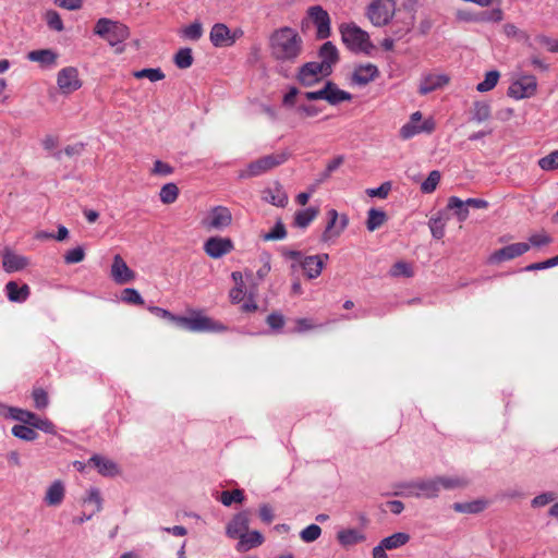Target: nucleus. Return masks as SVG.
<instances>
[{"label":"nucleus","mask_w":558,"mask_h":558,"mask_svg":"<svg viewBox=\"0 0 558 558\" xmlns=\"http://www.w3.org/2000/svg\"><path fill=\"white\" fill-rule=\"evenodd\" d=\"M64 498V486L62 482H53L47 489L45 496V502L48 506H59Z\"/></svg>","instance_id":"33"},{"label":"nucleus","mask_w":558,"mask_h":558,"mask_svg":"<svg viewBox=\"0 0 558 558\" xmlns=\"http://www.w3.org/2000/svg\"><path fill=\"white\" fill-rule=\"evenodd\" d=\"M264 542L263 535L258 531H246L240 538L236 544L238 551H247L254 547L262 545Z\"/></svg>","instance_id":"31"},{"label":"nucleus","mask_w":558,"mask_h":558,"mask_svg":"<svg viewBox=\"0 0 558 558\" xmlns=\"http://www.w3.org/2000/svg\"><path fill=\"white\" fill-rule=\"evenodd\" d=\"M29 264L27 257L23 255H17L11 251H5L2 256V265L3 269L7 272H15L23 270Z\"/></svg>","instance_id":"27"},{"label":"nucleus","mask_w":558,"mask_h":558,"mask_svg":"<svg viewBox=\"0 0 558 558\" xmlns=\"http://www.w3.org/2000/svg\"><path fill=\"white\" fill-rule=\"evenodd\" d=\"M448 218L444 214H439L436 217H432L428 221V226L433 238L441 239L445 235V229Z\"/></svg>","instance_id":"38"},{"label":"nucleus","mask_w":558,"mask_h":558,"mask_svg":"<svg viewBox=\"0 0 558 558\" xmlns=\"http://www.w3.org/2000/svg\"><path fill=\"white\" fill-rule=\"evenodd\" d=\"M500 74L498 71L493 70L485 74V78L483 82L478 83L476 86L477 92L486 93L492 90L498 83Z\"/></svg>","instance_id":"41"},{"label":"nucleus","mask_w":558,"mask_h":558,"mask_svg":"<svg viewBox=\"0 0 558 558\" xmlns=\"http://www.w3.org/2000/svg\"><path fill=\"white\" fill-rule=\"evenodd\" d=\"M391 190V184L389 182L383 183L380 186L375 189H368L366 191L367 195L371 197H380L385 198L387 197L388 193Z\"/></svg>","instance_id":"64"},{"label":"nucleus","mask_w":558,"mask_h":558,"mask_svg":"<svg viewBox=\"0 0 558 558\" xmlns=\"http://www.w3.org/2000/svg\"><path fill=\"white\" fill-rule=\"evenodd\" d=\"M27 413H28V411H26V410L9 407V408L4 409V412L2 414L5 417H10L12 420L19 421V422L23 423L22 425H24L26 422V418H27Z\"/></svg>","instance_id":"57"},{"label":"nucleus","mask_w":558,"mask_h":558,"mask_svg":"<svg viewBox=\"0 0 558 558\" xmlns=\"http://www.w3.org/2000/svg\"><path fill=\"white\" fill-rule=\"evenodd\" d=\"M435 126V121L432 118L422 121V113L415 111L411 114L410 120L401 126L399 134L401 138L409 140L421 133L429 134Z\"/></svg>","instance_id":"8"},{"label":"nucleus","mask_w":558,"mask_h":558,"mask_svg":"<svg viewBox=\"0 0 558 558\" xmlns=\"http://www.w3.org/2000/svg\"><path fill=\"white\" fill-rule=\"evenodd\" d=\"M270 57L280 63H294L303 52V38L290 26L275 29L268 38Z\"/></svg>","instance_id":"1"},{"label":"nucleus","mask_w":558,"mask_h":558,"mask_svg":"<svg viewBox=\"0 0 558 558\" xmlns=\"http://www.w3.org/2000/svg\"><path fill=\"white\" fill-rule=\"evenodd\" d=\"M537 163L544 171H554L558 169V149L541 158Z\"/></svg>","instance_id":"49"},{"label":"nucleus","mask_w":558,"mask_h":558,"mask_svg":"<svg viewBox=\"0 0 558 558\" xmlns=\"http://www.w3.org/2000/svg\"><path fill=\"white\" fill-rule=\"evenodd\" d=\"M379 74L378 68L373 63L356 65L352 74L354 84L363 86L374 81Z\"/></svg>","instance_id":"22"},{"label":"nucleus","mask_w":558,"mask_h":558,"mask_svg":"<svg viewBox=\"0 0 558 558\" xmlns=\"http://www.w3.org/2000/svg\"><path fill=\"white\" fill-rule=\"evenodd\" d=\"M88 464L97 469L98 473L102 476L111 477L118 475L120 472V469L114 461L100 454H94L90 457Z\"/></svg>","instance_id":"23"},{"label":"nucleus","mask_w":558,"mask_h":558,"mask_svg":"<svg viewBox=\"0 0 558 558\" xmlns=\"http://www.w3.org/2000/svg\"><path fill=\"white\" fill-rule=\"evenodd\" d=\"M233 248V242L229 238L211 236L204 243L205 253L215 259L229 254Z\"/></svg>","instance_id":"15"},{"label":"nucleus","mask_w":558,"mask_h":558,"mask_svg":"<svg viewBox=\"0 0 558 558\" xmlns=\"http://www.w3.org/2000/svg\"><path fill=\"white\" fill-rule=\"evenodd\" d=\"M396 0H372L365 10V15L375 27L388 25L396 14Z\"/></svg>","instance_id":"6"},{"label":"nucleus","mask_w":558,"mask_h":558,"mask_svg":"<svg viewBox=\"0 0 558 558\" xmlns=\"http://www.w3.org/2000/svg\"><path fill=\"white\" fill-rule=\"evenodd\" d=\"M250 520L246 512H240L228 523L226 533L230 538H240L248 531Z\"/></svg>","instance_id":"24"},{"label":"nucleus","mask_w":558,"mask_h":558,"mask_svg":"<svg viewBox=\"0 0 558 558\" xmlns=\"http://www.w3.org/2000/svg\"><path fill=\"white\" fill-rule=\"evenodd\" d=\"M110 275L118 284L129 283L135 278V272L126 265L120 255H114Z\"/></svg>","instance_id":"19"},{"label":"nucleus","mask_w":558,"mask_h":558,"mask_svg":"<svg viewBox=\"0 0 558 558\" xmlns=\"http://www.w3.org/2000/svg\"><path fill=\"white\" fill-rule=\"evenodd\" d=\"M322 535V529L317 524H310L300 532V537L304 543H313Z\"/></svg>","instance_id":"48"},{"label":"nucleus","mask_w":558,"mask_h":558,"mask_svg":"<svg viewBox=\"0 0 558 558\" xmlns=\"http://www.w3.org/2000/svg\"><path fill=\"white\" fill-rule=\"evenodd\" d=\"M5 293L11 302L23 303L29 296V287L27 284L19 286L15 281H9L5 284Z\"/></svg>","instance_id":"30"},{"label":"nucleus","mask_w":558,"mask_h":558,"mask_svg":"<svg viewBox=\"0 0 558 558\" xmlns=\"http://www.w3.org/2000/svg\"><path fill=\"white\" fill-rule=\"evenodd\" d=\"M57 85L60 92L64 95H69L80 89L82 81L78 75V71L74 66H66L61 69L57 74Z\"/></svg>","instance_id":"12"},{"label":"nucleus","mask_w":558,"mask_h":558,"mask_svg":"<svg viewBox=\"0 0 558 558\" xmlns=\"http://www.w3.org/2000/svg\"><path fill=\"white\" fill-rule=\"evenodd\" d=\"M504 20V12L500 8H495L492 11L484 13L481 17H478V21L482 22H494L498 23Z\"/></svg>","instance_id":"62"},{"label":"nucleus","mask_w":558,"mask_h":558,"mask_svg":"<svg viewBox=\"0 0 558 558\" xmlns=\"http://www.w3.org/2000/svg\"><path fill=\"white\" fill-rule=\"evenodd\" d=\"M342 43L345 47L355 53L372 54L375 46L369 34L357 26L355 23H343L339 26Z\"/></svg>","instance_id":"2"},{"label":"nucleus","mask_w":558,"mask_h":558,"mask_svg":"<svg viewBox=\"0 0 558 558\" xmlns=\"http://www.w3.org/2000/svg\"><path fill=\"white\" fill-rule=\"evenodd\" d=\"M337 539L342 546H351L363 542L365 536L356 529H345L337 533Z\"/></svg>","instance_id":"35"},{"label":"nucleus","mask_w":558,"mask_h":558,"mask_svg":"<svg viewBox=\"0 0 558 558\" xmlns=\"http://www.w3.org/2000/svg\"><path fill=\"white\" fill-rule=\"evenodd\" d=\"M441 490L463 489L469 486L471 480L464 474L439 475Z\"/></svg>","instance_id":"29"},{"label":"nucleus","mask_w":558,"mask_h":558,"mask_svg":"<svg viewBox=\"0 0 558 558\" xmlns=\"http://www.w3.org/2000/svg\"><path fill=\"white\" fill-rule=\"evenodd\" d=\"M133 76L136 78H147L150 82H158L165 78V73L159 68H148L134 71Z\"/></svg>","instance_id":"46"},{"label":"nucleus","mask_w":558,"mask_h":558,"mask_svg":"<svg viewBox=\"0 0 558 558\" xmlns=\"http://www.w3.org/2000/svg\"><path fill=\"white\" fill-rule=\"evenodd\" d=\"M329 259L328 254H317L305 256L301 260L300 267L303 269L307 279L312 280L320 276L326 262Z\"/></svg>","instance_id":"18"},{"label":"nucleus","mask_w":558,"mask_h":558,"mask_svg":"<svg viewBox=\"0 0 558 558\" xmlns=\"http://www.w3.org/2000/svg\"><path fill=\"white\" fill-rule=\"evenodd\" d=\"M85 504H93L95 509H93L94 513H97L102 508V499L100 496V492L98 488L92 487L87 492V497L84 499Z\"/></svg>","instance_id":"54"},{"label":"nucleus","mask_w":558,"mask_h":558,"mask_svg":"<svg viewBox=\"0 0 558 558\" xmlns=\"http://www.w3.org/2000/svg\"><path fill=\"white\" fill-rule=\"evenodd\" d=\"M219 500L223 506L229 507L233 502H242L244 500V495L241 489H234L232 492L223 490Z\"/></svg>","instance_id":"50"},{"label":"nucleus","mask_w":558,"mask_h":558,"mask_svg":"<svg viewBox=\"0 0 558 558\" xmlns=\"http://www.w3.org/2000/svg\"><path fill=\"white\" fill-rule=\"evenodd\" d=\"M328 223L322 234L323 242H329L338 238L349 223L347 215L339 216L336 209H330L327 213Z\"/></svg>","instance_id":"13"},{"label":"nucleus","mask_w":558,"mask_h":558,"mask_svg":"<svg viewBox=\"0 0 558 558\" xmlns=\"http://www.w3.org/2000/svg\"><path fill=\"white\" fill-rule=\"evenodd\" d=\"M530 241V246H535V247H539V246H544V245H547L551 242V238L545 233V232H542V233H536V234H532L529 239Z\"/></svg>","instance_id":"63"},{"label":"nucleus","mask_w":558,"mask_h":558,"mask_svg":"<svg viewBox=\"0 0 558 558\" xmlns=\"http://www.w3.org/2000/svg\"><path fill=\"white\" fill-rule=\"evenodd\" d=\"M232 214L228 207L215 206L202 219V226L207 231H222L231 226Z\"/></svg>","instance_id":"7"},{"label":"nucleus","mask_w":558,"mask_h":558,"mask_svg":"<svg viewBox=\"0 0 558 558\" xmlns=\"http://www.w3.org/2000/svg\"><path fill=\"white\" fill-rule=\"evenodd\" d=\"M410 541V535L404 532H398L380 541V544L387 549L392 550L402 547Z\"/></svg>","instance_id":"37"},{"label":"nucleus","mask_w":558,"mask_h":558,"mask_svg":"<svg viewBox=\"0 0 558 558\" xmlns=\"http://www.w3.org/2000/svg\"><path fill=\"white\" fill-rule=\"evenodd\" d=\"M447 208L454 211V215L459 222H463L469 217V208L464 201L457 196L448 198Z\"/></svg>","instance_id":"36"},{"label":"nucleus","mask_w":558,"mask_h":558,"mask_svg":"<svg viewBox=\"0 0 558 558\" xmlns=\"http://www.w3.org/2000/svg\"><path fill=\"white\" fill-rule=\"evenodd\" d=\"M413 25L414 16L412 14H409L404 19H398L393 24V35L397 39H401L412 29Z\"/></svg>","instance_id":"39"},{"label":"nucleus","mask_w":558,"mask_h":558,"mask_svg":"<svg viewBox=\"0 0 558 558\" xmlns=\"http://www.w3.org/2000/svg\"><path fill=\"white\" fill-rule=\"evenodd\" d=\"M27 59L39 63L43 69H52L57 64L58 54L51 49H38L29 51Z\"/></svg>","instance_id":"25"},{"label":"nucleus","mask_w":558,"mask_h":558,"mask_svg":"<svg viewBox=\"0 0 558 558\" xmlns=\"http://www.w3.org/2000/svg\"><path fill=\"white\" fill-rule=\"evenodd\" d=\"M94 34L106 40L110 46H118L130 37V28L107 17L99 19L94 26Z\"/></svg>","instance_id":"4"},{"label":"nucleus","mask_w":558,"mask_h":558,"mask_svg":"<svg viewBox=\"0 0 558 558\" xmlns=\"http://www.w3.org/2000/svg\"><path fill=\"white\" fill-rule=\"evenodd\" d=\"M173 172V168L161 160H156L154 162V167L151 170L153 174L160 175V177H167L170 175Z\"/></svg>","instance_id":"61"},{"label":"nucleus","mask_w":558,"mask_h":558,"mask_svg":"<svg viewBox=\"0 0 558 558\" xmlns=\"http://www.w3.org/2000/svg\"><path fill=\"white\" fill-rule=\"evenodd\" d=\"M308 20L316 27V37L318 39H326L330 36V16L328 12L320 5H314L307 10Z\"/></svg>","instance_id":"11"},{"label":"nucleus","mask_w":558,"mask_h":558,"mask_svg":"<svg viewBox=\"0 0 558 558\" xmlns=\"http://www.w3.org/2000/svg\"><path fill=\"white\" fill-rule=\"evenodd\" d=\"M227 327L208 316L203 315L201 312L193 313L190 316V326L189 331L192 332H204V331H213V332H222L226 331Z\"/></svg>","instance_id":"14"},{"label":"nucleus","mask_w":558,"mask_h":558,"mask_svg":"<svg viewBox=\"0 0 558 558\" xmlns=\"http://www.w3.org/2000/svg\"><path fill=\"white\" fill-rule=\"evenodd\" d=\"M327 76L329 74L317 61H311L299 68L296 80L304 87H311Z\"/></svg>","instance_id":"10"},{"label":"nucleus","mask_w":558,"mask_h":558,"mask_svg":"<svg viewBox=\"0 0 558 558\" xmlns=\"http://www.w3.org/2000/svg\"><path fill=\"white\" fill-rule=\"evenodd\" d=\"M181 36L189 40H198L203 36V25L195 21L181 29Z\"/></svg>","instance_id":"43"},{"label":"nucleus","mask_w":558,"mask_h":558,"mask_svg":"<svg viewBox=\"0 0 558 558\" xmlns=\"http://www.w3.org/2000/svg\"><path fill=\"white\" fill-rule=\"evenodd\" d=\"M289 159V153L280 151L263 156L252 162L245 168L239 170L238 177L241 180L259 177L271 169L284 163Z\"/></svg>","instance_id":"5"},{"label":"nucleus","mask_w":558,"mask_h":558,"mask_svg":"<svg viewBox=\"0 0 558 558\" xmlns=\"http://www.w3.org/2000/svg\"><path fill=\"white\" fill-rule=\"evenodd\" d=\"M193 60L191 48H181L174 54V63L179 69H189L193 64Z\"/></svg>","instance_id":"42"},{"label":"nucleus","mask_w":558,"mask_h":558,"mask_svg":"<svg viewBox=\"0 0 558 558\" xmlns=\"http://www.w3.org/2000/svg\"><path fill=\"white\" fill-rule=\"evenodd\" d=\"M121 300L128 304L142 305L144 300L136 289L125 288L121 293Z\"/></svg>","instance_id":"53"},{"label":"nucleus","mask_w":558,"mask_h":558,"mask_svg":"<svg viewBox=\"0 0 558 558\" xmlns=\"http://www.w3.org/2000/svg\"><path fill=\"white\" fill-rule=\"evenodd\" d=\"M537 89V82L534 75L520 74L508 88V96L517 100L532 97Z\"/></svg>","instance_id":"9"},{"label":"nucleus","mask_w":558,"mask_h":558,"mask_svg":"<svg viewBox=\"0 0 558 558\" xmlns=\"http://www.w3.org/2000/svg\"><path fill=\"white\" fill-rule=\"evenodd\" d=\"M490 117V107L487 102L476 101L473 108V119L477 122L486 121Z\"/></svg>","instance_id":"51"},{"label":"nucleus","mask_w":558,"mask_h":558,"mask_svg":"<svg viewBox=\"0 0 558 558\" xmlns=\"http://www.w3.org/2000/svg\"><path fill=\"white\" fill-rule=\"evenodd\" d=\"M554 500H555V494L548 492V493H543V494L534 497L531 501V505L533 508H541V507H544V506L550 504Z\"/></svg>","instance_id":"60"},{"label":"nucleus","mask_w":558,"mask_h":558,"mask_svg":"<svg viewBox=\"0 0 558 558\" xmlns=\"http://www.w3.org/2000/svg\"><path fill=\"white\" fill-rule=\"evenodd\" d=\"M209 39L215 47H230L235 43V36L231 35L230 28L223 23H216L211 27Z\"/></svg>","instance_id":"21"},{"label":"nucleus","mask_w":558,"mask_h":558,"mask_svg":"<svg viewBox=\"0 0 558 558\" xmlns=\"http://www.w3.org/2000/svg\"><path fill=\"white\" fill-rule=\"evenodd\" d=\"M325 86L326 101L331 106L339 105L343 101H350L352 99V95L349 92L340 89L332 81H327Z\"/></svg>","instance_id":"28"},{"label":"nucleus","mask_w":558,"mask_h":558,"mask_svg":"<svg viewBox=\"0 0 558 558\" xmlns=\"http://www.w3.org/2000/svg\"><path fill=\"white\" fill-rule=\"evenodd\" d=\"M286 236H287L286 227L281 220H278L276 222V225L274 226V228L269 232L262 235V239L264 241L268 242V241L283 240Z\"/></svg>","instance_id":"47"},{"label":"nucleus","mask_w":558,"mask_h":558,"mask_svg":"<svg viewBox=\"0 0 558 558\" xmlns=\"http://www.w3.org/2000/svg\"><path fill=\"white\" fill-rule=\"evenodd\" d=\"M263 199L274 206L284 207L288 203V195L279 183H275L263 191Z\"/></svg>","instance_id":"26"},{"label":"nucleus","mask_w":558,"mask_h":558,"mask_svg":"<svg viewBox=\"0 0 558 558\" xmlns=\"http://www.w3.org/2000/svg\"><path fill=\"white\" fill-rule=\"evenodd\" d=\"M450 81V77L445 73H424L421 77L418 85V93L427 95L437 89L444 88Z\"/></svg>","instance_id":"16"},{"label":"nucleus","mask_w":558,"mask_h":558,"mask_svg":"<svg viewBox=\"0 0 558 558\" xmlns=\"http://www.w3.org/2000/svg\"><path fill=\"white\" fill-rule=\"evenodd\" d=\"M45 20L47 25L57 32L63 31V22L61 20L60 14L57 11H47L45 15Z\"/></svg>","instance_id":"55"},{"label":"nucleus","mask_w":558,"mask_h":558,"mask_svg":"<svg viewBox=\"0 0 558 558\" xmlns=\"http://www.w3.org/2000/svg\"><path fill=\"white\" fill-rule=\"evenodd\" d=\"M487 506L486 499H476L468 502H454L452 509L459 513L475 514L484 511Z\"/></svg>","instance_id":"32"},{"label":"nucleus","mask_w":558,"mask_h":558,"mask_svg":"<svg viewBox=\"0 0 558 558\" xmlns=\"http://www.w3.org/2000/svg\"><path fill=\"white\" fill-rule=\"evenodd\" d=\"M318 214L319 209L316 207H308L302 210H298L294 214L293 225L296 228L305 229L318 216Z\"/></svg>","instance_id":"34"},{"label":"nucleus","mask_w":558,"mask_h":558,"mask_svg":"<svg viewBox=\"0 0 558 558\" xmlns=\"http://www.w3.org/2000/svg\"><path fill=\"white\" fill-rule=\"evenodd\" d=\"M12 434L15 437H17L22 440H26V441H33L38 437V434L36 433V430L26 424L14 425L12 427Z\"/></svg>","instance_id":"44"},{"label":"nucleus","mask_w":558,"mask_h":558,"mask_svg":"<svg viewBox=\"0 0 558 558\" xmlns=\"http://www.w3.org/2000/svg\"><path fill=\"white\" fill-rule=\"evenodd\" d=\"M179 195V189L174 183H167L165 184L159 193L160 201L163 204H172L177 201Z\"/></svg>","instance_id":"45"},{"label":"nucleus","mask_w":558,"mask_h":558,"mask_svg":"<svg viewBox=\"0 0 558 558\" xmlns=\"http://www.w3.org/2000/svg\"><path fill=\"white\" fill-rule=\"evenodd\" d=\"M386 220L385 211L376 208H372L368 210L366 227L368 231H375L378 229Z\"/></svg>","instance_id":"40"},{"label":"nucleus","mask_w":558,"mask_h":558,"mask_svg":"<svg viewBox=\"0 0 558 558\" xmlns=\"http://www.w3.org/2000/svg\"><path fill=\"white\" fill-rule=\"evenodd\" d=\"M390 275L392 277H411L413 275V271L410 264L405 262H398L391 267Z\"/></svg>","instance_id":"59"},{"label":"nucleus","mask_w":558,"mask_h":558,"mask_svg":"<svg viewBox=\"0 0 558 558\" xmlns=\"http://www.w3.org/2000/svg\"><path fill=\"white\" fill-rule=\"evenodd\" d=\"M534 41L541 46L546 47L550 52H558V38H550L546 35H537Z\"/></svg>","instance_id":"56"},{"label":"nucleus","mask_w":558,"mask_h":558,"mask_svg":"<svg viewBox=\"0 0 558 558\" xmlns=\"http://www.w3.org/2000/svg\"><path fill=\"white\" fill-rule=\"evenodd\" d=\"M439 181H440V172L439 171L434 170V171L429 172L426 180L421 184L422 192L427 193V194L433 193L436 190Z\"/></svg>","instance_id":"52"},{"label":"nucleus","mask_w":558,"mask_h":558,"mask_svg":"<svg viewBox=\"0 0 558 558\" xmlns=\"http://www.w3.org/2000/svg\"><path fill=\"white\" fill-rule=\"evenodd\" d=\"M85 257L84 248L81 246L69 250L64 255L65 264H77L81 263Z\"/></svg>","instance_id":"58"},{"label":"nucleus","mask_w":558,"mask_h":558,"mask_svg":"<svg viewBox=\"0 0 558 558\" xmlns=\"http://www.w3.org/2000/svg\"><path fill=\"white\" fill-rule=\"evenodd\" d=\"M318 57L320 61L317 62L330 75L333 66L339 62L338 48L331 41H326L319 48Z\"/></svg>","instance_id":"20"},{"label":"nucleus","mask_w":558,"mask_h":558,"mask_svg":"<svg viewBox=\"0 0 558 558\" xmlns=\"http://www.w3.org/2000/svg\"><path fill=\"white\" fill-rule=\"evenodd\" d=\"M400 488L402 489L401 495L413 498L434 499L441 493L439 475L410 481L401 484Z\"/></svg>","instance_id":"3"},{"label":"nucleus","mask_w":558,"mask_h":558,"mask_svg":"<svg viewBox=\"0 0 558 558\" xmlns=\"http://www.w3.org/2000/svg\"><path fill=\"white\" fill-rule=\"evenodd\" d=\"M530 250V244L527 243H513L507 245L500 250L495 251L488 258L490 264H499L505 260L513 259L518 256L523 255Z\"/></svg>","instance_id":"17"}]
</instances>
